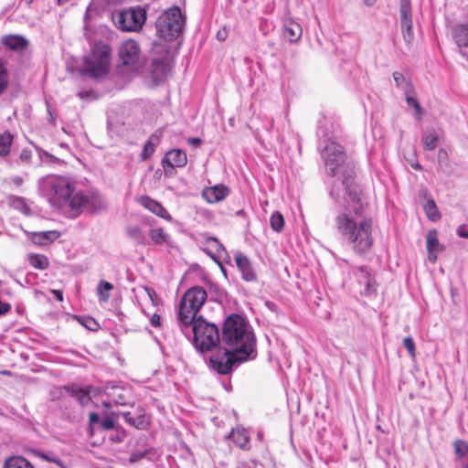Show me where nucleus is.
Instances as JSON below:
<instances>
[{"label":"nucleus","instance_id":"obj_1","mask_svg":"<svg viewBox=\"0 0 468 468\" xmlns=\"http://www.w3.org/2000/svg\"><path fill=\"white\" fill-rule=\"evenodd\" d=\"M361 189L346 193L339 200L334 227L357 255H364L373 246V219L366 214Z\"/></svg>","mask_w":468,"mask_h":468},{"label":"nucleus","instance_id":"obj_22","mask_svg":"<svg viewBox=\"0 0 468 468\" xmlns=\"http://www.w3.org/2000/svg\"><path fill=\"white\" fill-rule=\"evenodd\" d=\"M303 34V28L299 23L292 18L285 19L283 22V37L291 43H296L300 40Z\"/></svg>","mask_w":468,"mask_h":468},{"label":"nucleus","instance_id":"obj_55","mask_svg":"<svg viewBox=\"0 0 468 468\" xmlns=\"http://www.w3.org/2000/svg\"><path fill=\"white\" fill-rule=\"evenodd\" d=\"M85 321H86V322H85V323H82V324H83L85 327L89 328V329H92V327H91V326H92V325H96V324H96V322H95V320H94V319H92V318H90V317L86 318V319H85Z\"/></svg>","mask_w":468,"mask_h":468},{"label":"nucleus","instance_id":"obj_47","mask_svg":"<svg viewBox=\"0 0 468 468\" xmlns=\"http://www.w3.org/2000/svg\"><path fill=\"white\" fill-rule=\"evenodd\" d=\"M187 143L193 148H198L202 145L203 141L198 137H190L187 139Z\"/></svg>","mask_w":468,"mask_h":468},{"label":"nucleus","instance_id":"obj_16","mask_svg":"<svg viewBox=\"0 0 468 468\" xmlns=\"http://www.w3.org/2000/svg\"><path fill=\"white\" fill-rule=\"evenodd\" d=\"M62 389H64L69 396L76 399L82 407L89 404L91 399L90 396V388H82L74 383L65 385L62 388H57L56 392H54L53 395L56 398H59L62 394Z\"/></svg>","mask_w":468,"mask_h":468},{"label":"nucleus","instance_id":"obj_30","mask_svg":"<svg viewBox=\"0 0 468 468\" xmlns=\"http://www.w3.org/2000/svg\"><path fill=\"white\" fill-rule=\"evenodd\" d=\"M426 247L428 253H438L440 251V243L438 239V232L436 229H431L427 234Z\"/></svg>","mask_w":468,"mask_h":468},{"label":"nucleus","instance_id":"obj_46","mask_svg":"<svg viewBox=\"0 0 468 468\" xmlns=\"http://www.w3.org/2000/svg\"><path fill=\"white\" fill-rule=\"evenodd\" d=\"M208 243H211L212 244V247L214 249L217 250V251H219V250H222L224 251L225 250V248L223 247V245L219 242V240L217 239V238H214V237H210L207 239V240Z\"/></svg>","mask_w":468,"mask_h":468},{"label":"nucleus","instance_id":"obj_60","mask_svg":"<svg viewBox=\"0 0 468 468\" xmlns=\"http://www.w3.org/2000/svg\"><path fill=\"white\" fill-rule=\"evenodd\" d=\"M437 254L438 253H429V260L431 261V262H435L437 261Z\"/></svg>","mask_w":468,"mask_h":468},{"label":"nucleus","instance_id":"obj_50","mask_svg":"<svg viewBox=\"0 0 468 468\" xmlns=\"http://www.w3.org/2000/svg\"><path fill=\"white\" fill-rule=\"evenodd\" d=\"M150 323L151 324L154 326V327H158L160 326L161 324V317L159 314H154L151 317V320H150Z\"/></svg>","mask_w":468,"mask_h":468},{"label":"nucleus","instance_id":"obj_41","mask_svg":"<svg viewBox=\"0 0 468 468\" xmlns=\"http://www.w3.org/2000/svg\"><path fill=\"white\" fill-rule=\"evenodd\" d=\"M406 101L409 107H411L415 110V117L416 119L420 120L423 114V110L417 99L408 93L406 94Z\"/></svg>","mask_w":468,"mask_h":468},{"label":"nucleus","instance_id":"obj_21","mask_svg":"<svg viewBox=\"0 0 468 468\" xmlns=\"http://www.w3.org/2000/svg\"><path fill=\"white\" fill-rule=\"evenodd\" d=\"M138 202L144 207H145L146 209H148L152 213L155 214L156 216H158V217H160L162 218L167 219V220L171 219L170 214L164 207V206L161 203L152 199L148 196H142V197H140L138 198Z\"/></svg>","mask_w":468,"mask_h":468},{"label":"nucleus","instance_id":"obj_32","mask_svg":"<svg viewBox=\"0 0 468 468\" xmlns=\"http://www.w3.org/2000/svg\"><path fill=\"white\" fill-rule=\"evenodd\" d=\"M13 136L9 132L0 133V156H6L10 153Z\"/></svg>","mask_w":468,"mask_h":468},{"label":"nucleus","instance_id":"obj_52","mask_svg":"<svg viewBox=\"0 0 468 468\" xmlns=\"http://www.w3.org/2000/svg\"><path fill=\"white\" fill-rule=\"evenodd\" d=\"M10 181L16 186H22L23 182H24V179L22 176H13L10 178Z\"/></svg>","mask_w":468,"mask_h":468},{"label":"nucleus","instance_id":"obj_11","mask_svg":"<svg viewBox=\"0 0 468 468\" xmlns=\"http://www.w3.org/2000/svg\"><path fill=\"white\" fill-rule=\"evenodd\" d=\"M106 207L105 198L98 193L89 195L77 193L70 200V208L76 211L83 209L90 213H99L104 210Z\"/></svg>","mask_w":468,"mask_h":468},{"label":"nucleus","instance_id":"obj_25","mask_svg":"<svg viewBox=\"0 0 468 468\" xmlns=\"http://www.w3.org/2000/svg\"><path fill=\"white\" fill-rule=\"evenodd\" d=\"M125 234L135 245L143 246L147 244L146 235L137 224L128 225L125 229Z\"/></svg>","mask_w":468,"mask_h":468},{"label":"nucleus","instance_id":"obj_26","mask_svg":"<svg viewBox=\"0 0 468 468\" xmlns=\"http://www.w3.org/2000/svg\"><path fill=\"white\" fill-rule=\"evenodd\" d=\"M229 438L232 440V441L242 450L250 449V436L248 431L245 429H236L232 430L229 434Z\"/></svg>","mask_w":468,"mask_h":468},{"label":"nucleus","instance_id":"obj_19","mask_svg":"<svg viewBox=\"0 0 468 468\" xmlns=\"http://www.w3.org/2000/svg\"><path fill=\"white\" fill-rule=\"evenodd\" d=\"M1 44L9 49L22 53L28 47V40L21 35H5L1 38Z\"/></svg>","mask_w":468,"mask_h":468},{"label":"nucleus","instance_id":"obj_3","mask_svg":"<svg viewBox=\"0 0 468 468\" xmlns=\"http://www.w3.org/2000/svg\"><path fill=\"white\" fill-rule=\"evenodd\" d=\"M222 342L240 354V360H252L257 356L256 338L249 323L239 314L229 315L222 327Z\"/></svg>","mask_w":468,"mask_h":468},{"label":"nucleus","instance_id":"obj_28","mask_svg":"<svg viewBox=\"0 0 468 468\" xmlns=\"http://www.w3.org/2000/svg\"><path fill=\"white\" fill-rule=\"evenodd\" d=\"M102 430L110 431L115 427V420L112 417H106L101 420L100 415L96 412H90L89 415V424L91 428L92 425L99 423Z\"/></svg>","mask_w":468,"mask_h":468},{"label":"nucleus","instance_id":"obj_61","mask_svg":"<svg viewBox=\"0 0 468 468\" xmlns=\"http://www.w3.org/2000/svg\"><path fill=\"white\" fill-rule=\"evenodd\" d=\"M411 166H412L414 169H416V170H421V169H422L421 165H420L419 163H416V164H414V165H411Z\"/></svg>","mask_w":468,"mask_h":468},{"label":"nucleus","instance_id":"obj_33","mask_svg":"<svg viewBox=\"0 0 468 468\" xmlns=\"http://www.w3.org/2000/svg\"><path fill=\"white\" fill-rule=\"evenodd\" d=\"M9 74L6 61L0 58V95H2L8 87Z\"/></svg>","mask_w":468,"mask_h":468},{"label":"nucleus","instance_id":"obj_36","mask_svg":"<svg viewBox=\"0 0 468 468\" xmlns=\"http://www.w3.org/2000/svg\"><path fill=\"white\" fill-rule=\"evenodd\" d=\"M424 211L428 218L431 221H437L441 218V214L433 199L427 200L426 204L424 205Z\"/></svg>","mask_w":468,"mask_h":468},{"label":"nucleus","instance_id":"obj_54","mask_svg":"<svg viewBox=\"0 0 468 468\" xmlns=\"http://www.w3.org/2000/svg\"><path fill=\"white\" fill-rule=\"evenodd\" d=\"M51 293L54 295L55 299L58 302L63 301V292L60 290H51Z\"/></svg>","mask_w":468,"mask_h":468},{"label":"nucleus","instance_id":"obj_49","mask_svg":"<svg viewBox=\"0 0 468 468\" xmlns=\"http://www.w3.org/2000/svg\"><path fill=\"white\" fill-rule=\"evenodd\" d=\"M11 309V305L8 303L2 302L0 300V315H4L8 313Z\"/></svg>","mask_w":468,"mask_h":468},{"label":"nucleus","instance_id":"obj_40","mask_svg":"<svg viewBox=\"0 0 468 468\" xmlns=\"http://www.w3.org/2000/svg\"><path fill=\"white\" fill-rule=\"evenodd\" d=\"M149 236L152 241L155 244H164L167 242L168 236L165 233L163 229H151Z\"/></svg>","mask_w":468,"mask_h":468},{"label":"nucleus","instance_id":"obj_53","mask_svg":"<svg viewBox=\"0 0 468 468\" xmlns=\"http://www.w3.org/2000/svg\"><path fill=\"white\" fill-rule=\"evenodd\" d=\"M457 234L461 238L468 239V230L464 229L463 226L458 228Z\"/></svg>","mask_w":468,"mask_h":468},{"label":"nucleus","instance_id":"obj_23","mask_svg":"<svg viewBox=\"0 0 468 468\" xmlns=\"http://www.w3.org/2000/svg\"><path fill=\"white\" fill-rule=\"evenodd\" d=\"M229 191V188L223 185H217L212 187L205 188L202 192V197L208 203H216L225 199Z\"/></svg>","mask_w":468,"mask_h":468},{"label":"nucleus","instance_id":"obj_8","mask_svg":"<svg viewBox=\"0 0 468 468\" xmlns=\"http://www.w3.org/2000/svg\"><path fill=\"white\" fill-rule=\"evenodd\" d=\"M206 290L201 286L188 289L183 295L178 307L177 324L197 318V312L207 300Z\"/></svg>","mask_w":468,"mask_h":468},{"label":"nucleus","instance_id":"obj_24","mask_svg":"<svg viewBox=\"0 0 468 468\" xmlns=\"http://www.w3.org/2000/svg\"><path fill=\"white\" fill-rule=\"evenodd\" d=\"M454 38L460 54L468 59V27L465 25L460 26L455 30Z\"/></svg>","mask_w":468,"mask_h":468},{"label":"nucleus","instance_id":"obj_43","mask_svg":"<svg viewBox=\"0 0 468 468\" xmlns=\"http://www.w3.org/2000/svg\"><path fill=\"white\" fill-rule=\"evenodd\" d=\"M403 346L407 349L409 352L410 357L415 358L416 357V346L415 342L411 336H407L403 339Z\"/></svg>","mask_w":468,"mask_h":468},{"label":"nucleus","instance_id":"obj_10","mask_svg":"<svg viewBox=\"0 0 468 468\" xmlns=\"http://www.w3.org/2000/svg\"><path fill=\"white\" fill-rule=\"evenodd\" d=\"M110 63V48L107 46H95L91 53L84 58L82 72L91 78L106 75Z\"/></svg>","mask_w":468,"mask_h":468},{"label":"nucleus","instance_id":"obj_62","mask_svg":"<svg viewBox=\"0 0 468 468\" xmlns=\"http://www.w3.org/2000/svg\"><path fill=\"white\" fill-rule=\"evenodd\" d=\"M70 0H57V3L58 5H63L67 3H69Z\"/></svg>","mask_w":468,"mask_h":468},{"label":"nucleus","instance_id":"obj_44","mask_svg":"<svg viewBox=\"0 0 468 468\" xmlns=\"http://www.w3.org/2000/svg\"><path fill=\"white\" fill-rule=\"evenodd\" d=\"M151 450H145V451H136L131 453L129 457V462L131 463H134L142 460L143 458L146 457V455L150 452Z\"/></svg>","mask_w":468,"mask_h":468},{"label":"nucleus","instance_id":"obj_2","mask_svg":"<svg viewBox=\"0 0 468 468\" xmlns=\"http://www.w3.org/2000/svg\"><path fill=\"white\" fill-rule=\"evenodd\" d=\"M324 137L325 144L321 150L327 176L334 177L330 189V196L339 200L346 193L360 187L355 184V165L347 159L344 147L336 142L327 138L324 130L320 127L318 135Z\"/></svg>","mask_w":468,"mask_h":468},{"label":"nucleus","instance_id":"obj_34","mask_svg":"<svg viewBox=\"0 0 468 468\" xmlns=\"http://www.w3.org/2000/svg\"><path fill=\"white\" fill-rule=\"evenodd\" d=\"M423 148L431 151L436 148L438 142V135L434 130L428 131L422 136Z\"/></svg>","mask_w":468,"mask_h":468},{"label":"nucleus","instance_id":"obj_20","mask_svg":"<svg viewBox=\"0 0 468 468\" xmlns=\"http://www.w3.org/2000/svg\"><path fill=\"white\" fill-rule=\"evenodd\" d=\"M28 239L37 246H47L60 237L58 230H48L39 232H27Z\"/></svg>","mask_w":468,"mask_h":468},{"label":"nucleus","instance_id":"obj_42","mask_svg":"<svg viewBox=\"0 0 468 468\" xmlns=\"http://www.w3.org/2000/svg\"><path fill=\"white\" fill-rule=\"evenodd\" d=\"M155 150V144L152 142V138H150L144 144V149L141 153L142 160H146L149 158Z\"/></svg>","mask_w":468,"mask_h":468},{"label":"nucleus","instance_id":"obj_13","mask_svg":"<svg viewBox=\"0 0 468 468\" xmlns=\"http://www.w3.org/2000/svg\"><path fill=\"white\" fill-rule=\"evenodd\" d=\"M141 48L139 44L133 39L124 41L119 48L120 64L133 67L139 63Z\"/></svg>","mask_w":468,"mask_h":468},{"label":"nucleus","instance_id":"obj_18","mask_svg":"<svg viewBox=\"0 0 468 468\" xmlns=\"http://www.w3.org/2000/svg\"><path fill=\"white\" fill-rule=\"evenodd\" d=\"M187 163V156L186 152L181 149H173L169 151L165 157L162 160L163 167L165 174L168 173L167 167L173 169L174 167H184Z\"/></svg>","mask_w":468,"mask_h":468},{"label":"nucleus","instance_id":"obj_31","mask_svg":"<svg viewBox=\"0 0 468 468\" xmlns=\"http://www.w3.org/2000/svg\"><path fill=\"white\" fill-rule=\"evenodd\" d=\"M28 261L32 267L37 270H46L48 268V259L42 254H29Z\"/></svg>","mask_w":468,"mask_h":468},{"label":"nucleus","instance_id":"obj_14","mask_svg":"<svg viewBox=\"0 0 468 468\" xmlns=\"http://www.w3.org/2000/svg\"><path fill=\"white\" fill-rule=\"evenodd\" d=\"M399 15L403 38L410 44L414 38L410 0H400Z\"/></svg>","mask_w":468,"mask_h":468},{"label":"nucleus","instance_id":"obj_5","mask_svg":"<svg viewBox=\"0 0 468 468\" xmlns=\"http://www.w3.org/2000/svg\"><path fill=\"white\" fill-rule=\"evenodd\" d=\"M185 22V16L178 6H174L163 12L155 23L156 35L158 37V39L155 41H160L172 47L171 43L182 35Z\"/></svg>","mask_w":468,"mask_h":468},{"label":"nucleus","instance_id":"obj_63","mask_svg":"<svg viewBox=\"0 0 468 468\" xmlns=\"http://www.w3.org/2000/svg\"><path fill=\"white\" fill-rule=\"evenodd\" d=\"M375 0H365V4L368 6L374 5Z\"/></svg>","mask_w":468,"mask_h":468},{"label":"nucleus","instance_id":"obj_35","mask_svg":"<svg viewBox=\"0 0 468 468\" xmlns=\"http://www.w3.org/2000/svg\"><path fill=\"white\" fill-rule=\"evenodd\" d=\"M113 289V285L106 281H101L97 286V293L101 302H107L110 298L109 292Z\"/></svg>","mask_w":468,"mask_h":468},{"label":"nucleus","instance_id":"obj_57","mask_svg":"<svg viewBox=\"0 0 468 468\" xmlns=\"http://www.w3.org/2000/svg\"><path fill=\"white\" fill-rule=\"evenodd\" d=\"M226 37H227V32L224 30V31H218V34H217V38L220 41H223L226 39Z\"/></svg>","mask_w":468,"mask_h":468},{"label":"nucleus","instance_id":"obj_17","mask_svg":"<svg viewBox=\"0 0 468 468\" xmlns=\"http://www.w3.org/2000/svg\"><path fill=\"white\" fill-rule=\"evenodd\" d=\"M234 259L241 272L242 279L246 282H256L257 274L250 259L241 251H237L234 255Z\"/></svg>","mask_w":468,"mask_h":468},{"label":"nucleus","instance_id":"obj_56","mask_svg":"<svg viewBox=\"0 0 468 468\" xmlns=\"http://www.w3.org/2000/svg\"><path fill=\"white\" fill-rule=\"evenodd\" d=\"M106 5H117L122 3V0H103Z\"/></svg>","mask_w":468,"mask_h":468},{"label":"nucleus","instance_id":"obj_39","mask_svg":"<svg viewBox=\"0 0 468 468\" xmlns=\"http://www.w3.org/2000/svg\"><path fill=\"white\" fill-rule=\"evenodd\" d=\"M270 224L273 230L276 232H281L284 227V219L282 215L279 211L273 212L270 218Z\"/></svg>","mask_w":468,"mask_h":468},{"label":"nucleus","instance_id":"obj_27","mask_svg":"<svg viewBox=\"0 0 468 468\" xmlns=\"http://www.w3.org/2000/svg\"><path fill=\"white\" fill-rule=\"evenodd\" d=\"M8 205L16 210H18L26 216L32 214L31 208L29 207L27 199L23 197L10 195L7 197Z\"/></svg>","mask_w":468,"mask_h":468},{"label":"nucleus","instance_id":"obj_6","mask_svg":"<svg viewBox=\"0 0 468 468\" xmlns=\"http://www.w3.org/2000/svg\"><path fill=\"white\" fill-rule=\"evenodd\" d=\"M40 193L53 207H60L67 203L70 206L73 186L62 176H48L38 182Z\"/></svg>","mask_w":468,"mask_h":468},{"label":"nucleus","instance_id":"obj_37","mask_svg":"<svg viewBox=\"0 0 468 468\" xmlns=\"http://www.w3.org/2000/svg\"><path fill=\"white\" fill-rule=\"evenodd\" d=\"M393 79L396 82V85L399 88H401L405 94L410 93L412 91V85L409 80H407L404 75L399 71H395L393 73Z\"/></svg>","mask_w":468,"mask_h":468},{"label":"nucleus","instance_id":"obj_59","mask_svg":"<svg viewBox=\"0 0 468 468\" xmlns=\"http://www.w3.org/2000/svg\"><path fill=\"white\" fill-rule=\"evenodd\" d=\"M80 99H87L90 95L89 91H80L77 94Z\"/></svg>","mask_w":468,"mask_h":468},{"label":"nucleus","instance_id":"obj_29","mask_svg":"<svg viewBox=\"0 0 468 468\" xmlns=\"http://www.w3.org/2000/svg\"><path fill=\"white\" fill-rule=\"evenodd\" d=\"M3 468H34V466L22 456H12L5 460Z\"/></svg>","mask_w":468,"mask_h":468},{"label":"nucleus","instance_id":"obj_4","mask_svg":"<svg viewBox=\"0 0 468 468\" xmlns=\"http://www.w3.org/2000/svg\"><path fill=\"white\" fill-rule=\"evenodd\" d=\"M177 325L199 353L211 352L220 345L221 338L218 325L208 322L202 315H198L191 322H183Z\"/></svg>","mask_w":468,"mask_h":468},{"label":"nucleus","instance_id":"obj_51","mask_svg":"<svg viewBox=\"0 0 468 468\" xmlns=\"http://www.w3.org/2000/svg\"><path fill=\"white\" fill-rule=\"evenodd\" d=\"M448 154L445 149L440 148L438 152L439 165L442 168L441 163L443 158H447Z\"/></svg>","mask_w":468,"mask_h":468},{"label":"nucleus","instance_id":"obj_9","mask_svg":"<svg viewBox=\"0 0 468 468\" xmlns=\"http://www.w3.org/2000/svg\"><path fill=\"white\" fill-rule=\"evenodd\" d=\"M112 19L117 28L126 32H136L143 27L146 20V11L141 6L117 10L112 12Z\"/></svg>","mask_w":468,"mask_h":468},{"label":"nucleus","instance_id":"obj_12","mask_svg":"<svg viewBox=\"0 0 468 468\" xmlns=\"http://www.w3.org/2000/svg\"><path fill=\"white\" fill-rule=\"evenodd\" d=\"M242 357L240 354L231 350L224 349L223 352L219 351L210 356V367L218 374L228 375L232 371V367L236 363H241L245 360H240Z\"/></svg>","mask_w":468,"mask_h":468},{"label":"nucleus","instance_id":"obj_58","mask_svg":"<svg viewBox=\"0 0 468 468\" xmlns=\"http://www.w3.org/2000/svg\"><path fill=\"white\" fill-rule=\"evenodd\" d=\"M460 468H468V455L460 461Z\"/></svg>","mask_w":468,"mask_h":468},{"label":"nucleus","instance_id":"obj_45","mask_svg":"<svg viewBox=\"0 0 468 468\" xmlns=\"http://www.w3.org/2000/svg\"><path fill=\"white\" fill-rule=\"evenodd\" d=\"M32 152L29 149H23L20 153L19 159L23 163H28L31 160Z\"/></svg>","mask_w":468,"mask_h":468},{"label":"nucleus","instance_id":"obj_7","mask_svg":"<svg viewBox=\"0 0 468 468\" xmlns=\"http://www.w3.org/2000/svg\"><path fill=\"white\" fill-rule=\"evenodd\" d=\"M173 54L171 46L154 41L152 47L151 74L155 83L165 81L170 75Z\"/></svg>","mask_w":468,"mask_h":468},{"label":"nucleus","instance_id":"obj_64","mask_svg":"<svg viewBox=\"0 0 468 468\" xmlns=\"http://www.w3.org/2000/svg\"><path fill=\"white\" fill-rule=\"evenodd\" d=\"M267 305L270 309H273V306H275L273 303H267Z\"/></svg>","mask_w":468,"mask_h":468},{"label":"nucleus","instance_id":"obj_48","mask_svg":"<svg viewBox=\"0 0 468 468\" xmlns=\"http://www.w3.org/2000/svg\"><path fill=\"white\" fill-rule=\"evenodd\" d=\"M41 458L45 459V460H48L49 462H52V463H55L58 465H60L62 468H64L63 464H62V462L58 459V458H55V457H49L48 456L47 454L45 453H37Z\"/></svg>","mask_w":468,"mask_h":468},{"label":"nucleus","instance_id":"obj_15","mask_svg":"<svg viewBox=\"0 0 468 468\" xmlns=\"http://www.w3.org/2000/svg\"><path fill=\"white\" fill-rule=\"evenodd\" d=\"M357 282L364 286L361 293L365 296H370L377 291V282L372 271L367 266L356 267L354 271Z\"/></svg>","mask_w":468,"mask_h":468},{"label":"nucleus","instance_id":"obj_38","mask_svg":"<svg viewBox=\"0 0 468 468\" xmlns=\"http://www.w3.org/2000/svg\"><path fill=\"white\" fill-rule=\"evenodd\" d=\"M454 452L456 458L461 461L468 455V442L463 440H456L453 442Z\"/></svg>","mask_w":468,"mask_h":468}]
</instances>
